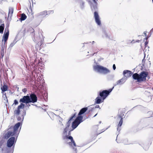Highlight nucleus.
<instances>
[{
	"mask_svg": "<svg viewBox=\"0 0 153 153\" xmlns=\"http://www.w3.org/2000/svg\"><path fill=\"white\" fill-rule=\"evenodd\" d=\"M75 115H76V114H74L72 116L69 118V120H71V121L73 118L74 117H75Z\"/></svg>",
	"mask_w": 153,
	"mask_h": 153,
	"instance_id": "38",
	"label": "nucleus"
},
{
	"mask_svg": "<svg viewBox=\"0 0 153 153\" xmlns=\"http://www.w3.org/2000/svg\"><path fill=\"white\" fill-rule=\"evenodd\" d=\"M123 123V118H121L120 119V120L119 122V124L118 125V128H117V131H119L120 130V129H119V127H121Z\"/></svg>",
	"mask_w": 153,
	"mask_h": 153,
	"instance_id": "22",
	"label": "nucleus"
},
{
	"mask_svg": "<svg viewBox=\"0 0 153 153\" xmlns=\"http://www.w3.org/2000/svg\"><path fill=\"white\" fill-rule=\"evenodd\" d=\"M97 115V114H96L94 116V117H96Z\"/></svg>",
	"mask_w": 153,
	"mask_h": 153,
	"instance_id": "62",
	"label": "nucleus"
},
{
	"mask_svg": "<svg viewBox=\"0 0 153 153\" xmlns=\"http://www.w3.org/2000/svg\"><path fill=\"white\" fill-rule=\"evenodd\" d=\"M102 37L103 38H105L109 39H111V38L109 34H108L105 30L103 31Z\"/></svg>",
	"mask_w": 153,
	"mask_h": 153,
	"instance_id": "19",
	"label": "nucleus"
},
{
	"mask_svg": "<svg viewBox=\"0 0 153 153\" xmlns=\"http://www.w3.org/2000/svg\"><path fill=\"white\" fill-rule=\"evenodd\" d=\"M132 77L134 79L137 80V82H140L139 74L137 73H134L132 74Z\"/></svg>",
	"mask_w": 153,
	"mask_h": 153,
	"instance_id": "18",
	"label": "nucleus"
},
{
	"mask_svg": "<svg viewBox=\"0 0 153 153\" xmlns=\"http://www.w3.org/2000/svg\"><path fill=\"white\" fill-rule=\"evenodd\" d=\"M153 32V28L150 31V33L151 35V34Z\"/></svg>",
	"mask_w": 153,
	"mask_h": 153,
	"instance_id": "52",
	"label": "nucleus"
},
{
	"mask_svg": "<svg viewBox=\"0 0 153 153\" xmlns=\"http://www.w3.org/2000/svg\"><path fill=\"white\" fill-rule=\"evenodd\" d=\"M16 139L14 137H11L9 138L7 140V147L10 148L12 147V148H14L15 143L16 141Z\"/></svg>",
	"mask_w": 153,
	"mask_h": 153,
	"instance_id": "5",
	"label": "nucleus"
},
{
	"mask_svg": "<svg viewBox=\"0 0 153 153\" xmlns=\"http://www.w3.org/2000/svg\"><path fill=\"white\" fill-rule=\"evenodd\" d=\"M105 130H102V132H104L105 131Z\"/></svg>",
	"mask_w": 153,
	"mask_h": 153,
	"instance_id": "63",
	"label": "nucleus"
},
{
	"mask_svg": "<svg viewBox=\"0 0 153 153\" xmlns=\"http://www.w3.org/2000/svg\"><path fill=\"white\" fill-rule=\"evenodd\" d=\"M27 91V89L26 88H25L22 90V91L23 92L25 93Z\"/></svg>",
	"mask_w": 153,
	"mask_h": 153,
	"instance_id": "47",
	"label": "nucleus"
},
{
	"mask_svg": "<svg viewBox=\"0 0 153 153\" xmlns=\"http://www.w3.org/2000/svg\"><path fill=\"white\" fill-rule=\"evenodd\" d=\"M15 111H16L15 114L17 115H19L20 113V109H19V108H17V110H16Z\"/></svg>",
	"mask_w": 153,
	"mask_h": 153,
	"instance_id": "36",
	"label": "nucleus"
},
{
	"mask_svg": "<svg viewBox=\"0 0 153 153\" xmlns=\"http://www.w3.org/2000/svg\"><path fill=\"white\" fill-rule=\"evenodd\" d=\"M94 15L95 22L98 25H101V22L98 12L97 11H95Z\"/></svg>",
	"mask_w": 153,
	"mask_h": 153,
	"instance_id": "12",
	"label": "nucleus"
},
{
	"mask_svg": "<svg viewBox=\"0 0 153 153\" xmlns=\"http://www.w3.org/2000/svg\"><path fill=\"white\" fill-rule=\"evenodd\" d=\"M25 106V104H23L22 103H21V104L19 105L18 107V108L19 109H23V108Z\"/></svg>",
	"mask_w": 153,
	"mask_h": 153,
	"instance_id": "32",
	"label": "nucleus"
},
{
	"mask_svg": "<svg viewBox=\"0 0 153 153\" xmlns=\"http://www.w3.org/2000/svg\"><path fill=\"white\" fill-rule=\"evenodd\" d=\"M148 44V42L147 41H146L144 43L145 46V48H146L147 47H148V48H149V47L148 46H147V45Z\"/></svg>",
	"mask_w": 153,
	"mask_h": 153,
	"instance_id": "40",
	"label": "nucleus"
},
{
	"mask_svg": "<svg viewBox=\"0 0 153 153\" xmlns=\"http://www.w3.org/2000/svg\"><path fill=\"white\" fill-rule=\"evenodd\" d=\"M142 107V106L141 105H137L136 106H135V107H134L132 109H133L134 108H135V107H137L138 108H141V107Z\"/></svg>",
	"mask_w": 153,
	"mask_h": 153,
	"instance_id": "42",
	"label": "nucleus"
},
{
	"mask_svg": "<svg viewBox=\"0 0 153 153\" xmlns=\"http://www.w3.org/2000/svg\"><path fill=\"white\" fill-rule=\"evenodd\" d=\"M62 119L59 117V122H58V124L60 126H63V125L62 122Z\"/></svg>",
	"mask_w": 153,
	"mask_h": 153,
	"instance_id": "33",
	"label": "nucleus"
},
{
	"mask_svg": "<svg viewBox=\"0 0 153 153\" xmlns=\"http://www.w3.org/2000/svg\"><path fill=\"white\" fill-rule=\"evenodd\" d=\"M17 119L18 121H20V122H19V123H20V126H21L22 124V123L23 121V120L22 119V116H21V117L18 116L17 117Z\"/></svg>",
	"mask_w": 153,
	"mask_h": 153,
	"instance_id": "30",
	"label": "nucleus"
},
{
	"mask_svg": "<svg viewBox=\"0 0 153 153\" xmlns=\"http://www.w3.org/2000/svg\"><path fill=\"white\" fill-rule=\"evenodd\" d=\"M14 150V148H12L11 149H8L7 151V153H13Z\"/></svg>",
	"mask_w": 153,
	"mask_h": 153,
	"instance_id": "35",
	"label": "nucleus"
},
{
	"mask_svg": "<svg viewBox=\"0 0 153 153\" xmlns=\"http://www.w3.org/2000/svg\"><path fill=\"white\" fill-rule=\"evenodd\" d=\"M26 113L25 110H24L23 111V113L22 115V119L24 120V116L26 115Z\"/></svg>",
	"mask_w": 153,
	"mask_h": 153,
	"instance_id": "37",
	"label": "nucleus"
},
{
	"mask_svg": "<svg viewBox=\"0 0 153 153\" xmlns=\"http://www.w3.org/2000/svg\"><path fill=\"white\" fill-rule=\"evenodd\" d=\"M3 97L4 98H5V97L6 99H7L6 93H5L4 94V95L3 96ZM7 100L8 101V100Z\"/></svg>",
	"mask_w": 153,
	"mask_h": 153,
	"instance_id": "49",
	"label": "nucleus"
},
{
	"mask_svg": "<svg viewBox=\"0 0 153 153\" xmlns=\"http://www.w3.org/2000/svg\"><path fill=\"white\" fill-rule=\"evenodd\" d=\"M84 120H81L76 117L75 119L72 123L71 127L73 128H76Z\"/></svg>",
	"mask_w": 153,
	"mask_h": 153,
	"instance_id": "9",
	"label": "nucleus"
},
{
	"mask_svg": "<svg viewBox=\"0 0 153 153\" xmlns=\"http://www.w3.org/2000/svg\"><path fill=\"white\" fill-rule=\"evenodd\" d=\"M97 4H93L91 3V9L92 11H97Z\"/></svg>",
	"mask_w": 153,
	"mask_h": 153,
	"instance_id": "20",
	"label": "nucleus"
},
{
	"mask_svg": "<svg viewBox=\"0 0 153 153\" xmlns=\"http://www.w3.org/2000/svg\"><path fill=\"white\" fill-rule=\"evenodd\" d=\"M87 32L88 33H90L93 30V28L92 27L91 25H89L86 27Z\"/></svg>",
	"mask_w": 153,
	"mask_h": 153,
	"instance_id": "28",
	"label": "nucleus"
},
{
	"mask_svg": "<svg viewBox=\"0 0 153 153\" xmlns=\"http://www.w3.org/2000/svg\"><path fill=\"white\" fill-rule=\"evenodd\" d=\"M5 45L4 44H3V43H2V44L1 49V55L2 57L4 56V51L5 47Z\"/></svg>",
	"mask_w": 153,
	"mask_h": 153,
	"instance_id": "27",
	"label": "nucleus"
},
{
	"mask_svg": "<svg viewBox=\"0 0 153 153\" xmlns=\"http://www.w3.org/2000/svg\"><path fill=\"white\" fill-rule=\"evenodd\" d=\"M124 116V113L123 112H120V114L118 115V118H123V117Z\"/></svg>",
	"mask_w": 153,
	"mask_h": 153,
	"instance_id": "31",
	"label": "nucleus"
},
{
	"mask_svg": "<svg viewBox=\"0 0 153 153\" xmlns=\"http://www.w3.org/2000/svg\"><path fill=\"white\" fill-rule=\"evenodd\" d=\"M79 1L80 8L82 10L84 8V2L81 0H79Z\"/></svg>",
	"mask_w": 153,
	"mask_h": 153,
	"instance_id": "23",
	"label": "nucleus"
},
{
	"mask_svg": "<svg viewBox=\"0 0 153 153\" xmlns=\"http://www.w3.org/2000/svg\"><path fill=\"white\" fill-rule=\"evenodd\" d=\"M136 42V41H135L134 40H133L131 42V43H134Z\"/></svg>",
	"mask_w": 153,
	"mask_h": 153,
	"instance_id": "53",
	"label": "nucleus"
},
{
	"mask_svg": "<svg viewBox=\"0 0 153 153\" xmlns=\"http://www.w3.org/2000/svg\"><path fill=\"white\" fill-rule=\"evenodd\" d=\"M96 108H100V106L99 105H97L96 106H95V107H93V109H94Z\"/></svg>",
	"mask_w": 153,
	"mask_h": 153,
	"instance_id": "46",
	"label": "nucleus"
},
{
	"mask_svg": "<svg viewBox=\"0 0 153 153\" xmlns=\"http://www.w3.org/2000/svg\"><path fill=\"white\" fill-rule=\"evenodd\" d=\"M148 75V73L146 71H143L139 74L140 82L146 81V78Z\"/></svg>",
	"mask_w": 153,
	"mask_h": 153,
	"instance_id": "7",
	"label": "nucleus"
},
{
	"mask_svg": "<svg viewBox=\"0 0 153 153\" xmlns=\"http://www.w3.org/2000/svg\"><path fill=\"white\" fill-rule=\"evenodd\" d=\"M94 69L98 72L104 74H106L110 72V71L108 68L100 65L94 66Z\"/></svg>",
	"mask_w": 153,
	"mask_h": 153,
	"instance_id": "3",
	"label": "nucleus"
},
{
	"mask_svg": "<svg viewBox=\"0 0 153 153\" xmlns=\"http://www.w3.org/2000/svg\"><path fill=\"white\" fill-rule=\"evenodd\" d=\"M18 102L16 100H14V104H15V105H17L18 104Z\"/></svg>",
	"mask_w": 153,
	"mask_h": 153,
	"instance_id": "41",
	"label": "nucleus"
},
{
	"mask_svg": "<svg viewBox=\"0 0 153 153\" xmlns=\"http://www.w3.org/2000/svg\"><path fill=\"white\" fill-rule=\"evenodd\" d=\"M31 31H32V35H33V33L34 32V30L33 28H31Z\"/></svg>",
	"mask_w": 153,
	"mask_h": 153,
	"instance_id": "54",
	"label": "nucleus"
},
{
	"mask_svg": "<svg viewBox=\"0 0 153 153\" xmlns=\"http://www.w3.org/2000/svg\"><path fill=\"white\" fill-rule=\"evenodd\" d=\"M88 107H84L81 109L79 111L76 117L81 120H84L85 119L83 120V117L82 115L84 114L88 110Z\"/></svg>",
	"mask_w": 153,
	"mask_h": 153,
	"instance_id": "6",
	"label": "nucleus"
},
{
	"mask_svg": "<svg viewBox=\"0 0 153 153\" xmlns=\"http://www.w3.org/2000/svg\"><path fill=\"white\" fill-rule=\"evenodd\" d=\"M43 41L42 40H41L40 41V43L41 44V45H42V44L43 43Z\"/></svg>",
	"mask_w": 153,
	"mask_h": 153,
	"instance_id": "58",
	"label": "nucleus"
},
{
	"mask_svg": "<svg viewBox=\"0 0 153 153\" xmlns=\"http://www.w3.org/2000/svg\"><path fill=\"white\" fill-rule=\"evenodd\" d=\"M70 126V124L68 123H67L66 124V127L64 128V133H66L67 130V129H69V127Z\"/></svg>",
	"mask_w": 153,
	"mask_h": 153,
	"instance_id": "25",
	"label": "nucleus"
},
{
	"mask_svg": "<svg viewBox=\"0 0 153 153\" xmlns=\"http://www.w3.org/2000/svg\"><path fill=\"white\" fill-rule=\"evenodd\" d=\"M2 22V20L0 19V23H1Z\"/></svg>",
	"mask_w": 153,
	"mask_h": 153,
	"instance_id": "61",
	"label": "nucleus"
},
{
	"mask_svg": "<svg viewBox=\"0 0 153 153\" xmlns=\"http://www.w3.org/2000/svg\"><path fill=\"white\" fill-rule=\"evenodd\" d=\"M30 103H33L36 102L37 100V97L36 95L34 93L30 94L29 98Z\"/></svg>",
	"mask_w": 153,
	"mask_h": 153,
	"instance_id": "8",
	"label": "nucleus"
},
{
	"mask_svg": "<svg viewBox=\"0 0 153 153\" xmlns=\"http://www.w3.org/2000/svg\"><path fill=\"white\" fill-rule=\"evenodd\" d=\"M4 23L0 25V33H2L3 32V30L4 29Z\"/></svg>",
	"mask_w": 153,
	"mask_h": 153,
	"instance_id": "29",
	"label": "nucleus"
},
{
	"mask_svg": "<svg viewBox=\"0 0 153 153\" xmlns=\"http://www.w3.org/2000/svg\"><path fill=\"white\" fill-rule=\"evenodd\" d=\"M140 42V40H137L136 41V42Z\"/></svg>",
	"mask_w": 153,
	"mask_h": 153,
	"instance_id": "60",
	"label": "nucleus"
},
{
	"mask_svg": "<svg viewBox=\"0 0 153 153\" xmlns=\"http://www.w3.org/2000/svg\"><path fill=\"white\" fill-rule=\"evenodd\" d=\"M7 29V32H4L3 36H2V41H4V43L3 44L5 45L6 42H7L9 37V30L8 27H6L5 28V31Z\"/></svg>",
	"mask_w": 153,
	"mask_h": 153,
	"instance_id": "11",
	"label": "nucleus"
},
{
	"mask_svg": "<svg viewBox=\"0 0 153 153\" xmlns=\"http://www.w3.org/2000/svg\"><path fill=\"white\" fill-rule=\"evenodd\" d=\"M13 12V7H10L9 9V12L7 18V19L10 20L11 16Z\"/></svg>",
	"mask_w": 153,
	"mask_h": 153,
	"instance_id": "15",
	"label": "nucleus"
},
{
	"mask_svg": "<svg viewBox=\"0 0 153 153\" xmlns=\"http://www.w3.org/2000/svg\"><path fill=\"white\" fill-rule=\"evenodd\" d=\"M29 98V96L28 94L27 95L25 96L20 99L19 102L25 103H30Z\"/></svg>",
	"mask_w": 153,
	"mask_h": 153,
	"instance_id": "13",
	"label": "nucleus"
},
{
	"mask_svg": "<svg viewBox=\"0 0 153 153\" xmlns=\"http://www.w3.org/2000/svg\"><path fill=\"white\" fill-rule=\"evenodd\" d=\"M68 129L67 130L66 133H64V130L62 133V138L63 140L66 141L68 139L71 140V142H67V144H68L73 149L75 150V153H77V150L76 147H79L78 146H77L76 143L73 139V138L71 135V131L69 130L68 133Z\"/></svg>",
	"mask_w": 153,
	"mask_h": 153,
	"instance_id": "2",
	"label": "nucleus"
},
{
	"mask_svg": "<svg viewBox=\"0 0 153 153\" xmlns=\"http://www.w3.org/2000/svg\"><path fill=\"white\" fill-rule=\"evenodd\" d=\"M43 97L45 101H47L48 100V93L47 92H45L43 94H42Z\"/></svg>",
	"mask_w": 153,
	"mask_h": 153,
	"instance_id": "26",
	"label": "nucleus"
},
{
	"mask_svg": "<svg viewBox=\"0 0 153 153\" xmlns=\"http://www.w3.org/2000/svg\"><path fill=\"white\" fill-rule=\"evenodd\" d=\"M113 68L114 70H115L116 69V67L115 64H114L113 65Z\"/></svg>",
	"mask_w": 153,
	"mask_h": 153,
	"instance_id": "48",
	"label": "nucleus"
},
{
	"mask_svg": "<svg viewBox=\"0 0 153 153\" xmlns=\"http://www.w3.org/2000/svg\"><path fill=\"white\" fill-rule=\"evenodd\" d=\"M148 114L150 115L149 116H151L152 115L153 112L151 111H149L148 112Z\"/></svg>",
	"mask_w": 153,
	"mask_h": 153,
	"instance_id": "43",
	"label": "nucleus"
},
{
	"mask_svg": "<svg viewBox=\"0 0 153 153\" xmlns=\"http://www.w3.org/2000/svg\"><path fill=\"white\" fill-rule=\"evenodd\" d=\"M127 79L125 78V77H123L121 79L117 81L116 82V85H122L126 82Z\"/></svg>",
	"mask_w": 153,
	"mask_h": 153,
	"instance_id": "17",
	"label": "nucleus"
},
{
	"mask_svg": "<svg viewBox=\"0 0 153 153\" xmlns=\"http://www.w3.org/2000/svg\"><path fill=\"white\" fill-rule=\"evenodd\" d=\"M16 40L15 39L13 42L11 43L10 45V47H12L16 44Z\"/></svg>",
	"mask_w": 153,
	"mask_h": 153,
	"instance_id": "34",
	"label": "nucleus"
},
{
	"mask_svg": "<svg viewBox=\"0 0 153 153\" xmlns=\"http://www.w3.org/2000/svg\"><path fill=\"white\" fill-rule=\"evenodd\" d=\"M123 74L127 79V78L130 77L132 75V73L130 71L125 70L123 71Z\"/></svg>",
	"mask_w": 153,
	"mask_h": 153,
	"instance_id": "14",
	"label": "nucleus"
},
{
	"mask_svg": "<svg viewBox=\"0 0 153 153\" xmlns=\"http://www.w3.org/2000/svg\"><path fill=\"white\" fill-rule=\"evenodd\" d=\"M104 100L100 97H97L95 99V103L99 104L102 102Z\"/></svg>",
	"mask_w": 153,
	"mask_h": 153,
	"instance_id": "16",
	"label": "nucleus"
},
{
	"mask_svg": "<svg viewBox=\"0 0 153 153\" xmlns=\"http://www.w3.org/2000/svg\"><path fill=\"white\" fill-rule=\"evenodd\" d=\"M94 42H95L94 41H93L92 42V44H94Z\"/></svg>",
	"mask_w": 153,
	"mask_h": 153,
	"instance_id": "64",
	"label": "nucleus"
},
{
	"mask_svg": "<svg viewBox=\"0 0 153 153\" xmlns=\"http://www.w3.org/2000/svg\"><path fill=\"white\" fill-rule=\"evenodd\" d=\"M31 65H32V68H33L34 71H35V65L34 64V63H33V64H31Z\"/></svg>",
	"mask_w": 153,
	"mask_h": 153,
	"instance_id": "45",
	"label": "nucleus"
},
{
	"mask_svg": "<svg viewBox=\"0 0 153 153\" xmlns=\"http://www.w3.org/2000/svg\"><path fill=\"white\" fill-rule=\"evenodd\" d=\"M53 10H50L47 12L46 11H44L38 13L36 16L39 18H44L46 15L51 13H53Z\"/></svg>",
	"mask_w": 153,
	"mask_h": 153,
	"instance_id": "10",
	"label": "nucleus"
},
{
	"mask_svg": "<svg viewBox=\"0 0 153 153\" xmlns=\"http://www.w3.org/2000/svg\"><path fill=\"white\" fill-rule=\"evenodd\" d=\"M20 123H17L13 126H9L8 129V131L4 134L3 138L8 139L10 136H15L16 137L17 139L20 132V130L18 131V129L20 126Z\"/></svg>",
	"mask_w": 153,
	"mask_h": 153,
	"instance_id": "1",
	"label": "nucleus"
},
{
	"mask_svg": "<svg viewBox=\"0 0 153 153\" xmlns=\"http://www.w3.org/2000/svg\"><path fill=\"white\" fill-rule=\"evenodd\" d=\"M114 88V87H113L112 88H110L108 90H104L101 91H100L99 95L100 97L103 98V100H105L110 93L112 91Z\"/></svg>",
	"mask_w": 153,
	"mask_h": 153,
	"instance_id": "4",
	"label": "nucleus"
},
{
	"mask_svg": "<svg viewBox=\"0 0 153 153\" xmlns=\"http://www.w3.org/2000/svg\"><path fill=\"white\" fill-rule=\"evenodd\" d=\"M145 57V55L143 59L142 60V63L143 64V66H144V64L145 63V59L144 58Z\"/></svg>",
	"mask_w": 153,
	"mask_h": 153,
	"instance_id": "44",
	"label": "nucleus"
},
{
	"mask_svg": "<svg viewBox=\"0 0 153 153\" xmlns=\"http://www.w3.org/2000/svg\"><path fill=\"white\" fill-rule=\"evenodd\" d=\"M8 88V87L7 85L4 84L2 87L1 88V89L3 92H5L7 91Z\"/></svg>",
	"mask_w": 153,
	"mask_h": 153,
	"instance_id": "24",
	"label": "nucleus"
},
{
	"mask_svg": "<svg viewBox=\"0 0 153 153\" xmlns=\"http://www.w3.org/2000/svg\"><path fill=\"white\" fill-rule=\"evenodd\" d=\"M75 129V128H72L71 129H70L69 130L71 132L73 131Z\"/></svg>",
	"mask_w": 153,
	"mask_h": 153,
	"instance_id": "56",
	"label": "nucleus"
},
{
	"mask_svg": "<svg viewBox=\"0 0 153 153\" xmlns=\"http://www.w3.org/2000/svg\"><path fill=\"white\" fill-rule=\"evenodd\" d=\"M71 120H68V122H67V123H69L70 124H71Z\"/></svg>",
	"mask_w": 153,
	"mask_h": 153,
	"instance_id": "59",
	"label": "nucleus"
},
{
	"mask_svg": "<svg viewBox=\"0 0 153 153\" xmlns=\"http://www.w3.org/2000/svg\"><path fill=\"white\" fill-rule=\"evenodd\" d=\"M93 1L94 2L93 4H97V2L96 1V0H93Z\"/></svg>",
	"mask_w": 153,
	"mask_h": 153,
	"instance_id": "55",
	"label": "nucleus"
},
{
	"mask_svg": "<svg viewBox=\"0 0 153 153\" xmlns=\"http://www.w3.org/2000/svg\"><path fill=\"white\" fill-rule=\"evenodd\" d=\"M26 105V106L28 107V109L29 108V107L30 106V104H29V103H25Z\"/></svg>",
	"mask_w": 153,
	"mask_h": 153,
	"instance_id": "50",
	"label": "nucleus"
},
{
	"mask_svg": "<svg viewBox=\"0 0 153 153\" xmlns=\"http://www.w3.org/2000/svg\"><path fill=\"white\" fill-rule=\"evenodd\" d=\"M150 36L151 35L149 36H148L147 37H146V38L143 39L144 41L145 40H147L148 39V38L150 37Z\"/></svg>",
	"mask_w": 153,
	"mask_h": 153,
	"instance_id": "51",
	"label": "nucleus"
},
{
	"mask_svg": "<svg viewBox=\"0 0 153 153\" xmlns=\"http://www.w3.org/2000/svg\"><path fill=\"white\" fill-rule=\"evenodd\" d=\"M94 109H93V107L92 108L91 107V108H89L88 110V113H89L90 112H91L93 111Z\"/></svg>",
	"mask_w": 153,
	"mask_h": 153,
	"instance_id": "39",
	"label": "nucleus"
},
{
	"mask_svg": "<svg viewBox=\"0 0 153 153\" xmlns=\"http://www.w3.org/2000/svg\"><path fill=\"white\" fill-rule=\"evenodd\" d=\"M143 33L145 35V36H147V35H146V32H144V33Z\"/></svg>",
	"mask_w": 153,
	"mask_h": 153,
	"instance_id": "57",
	"label": "nucleus"
},
{
	"mask_svg": "<svg viewBox=\"0 0 153 153\" xmlns=\"http://www.w3.org/2000/svg\"><path fill=\"white\" fill-rule=\"evenodd\" d=\"M27 16L24 13L22 14L19 20L21 22L25 20L27 18Z\"/></svg>",
	"mask_w": 153,
	"mask_h": 153,
	"instance_id": "21",
	"label": "nucleus"
}]
</instances>
